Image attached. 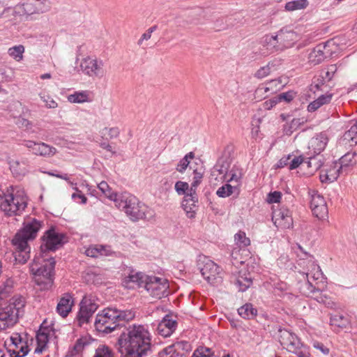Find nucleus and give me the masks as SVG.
<instances>
[{"mask_svg":"<svg viewBox=\"0 0 357 357\" xmlns=\"http://www.w3.org/2000/svg\"><path fill=\"white\" fill-rule=\"evenodd\" d=\"M135 317V313L131 310L107 307L98 313L94 326L97 331L105 334L121 330L116 345L123 357H147L152 354L153 347L149 330L143 325L126 327L123 324Z\"/></svg>","mask_w":357,"mask_h":357,"instance_id":"nucleus-1","label":"nucleus"},{"mask_svg":"<svg viewBox=\"0 0 357 357\" xmlns=\"http://www.w3.org/2000/svg\"><path fill=\"white\" fill-rule=\"evenodd\" d=\"M41 239L40 256L34 258L30 265V271L34 275L35 283L41 289H48L54 282L56 264L54 258L48 253L59 250L67 241L66 235L57 232L53 227L44 233Z\"/></svg>","mask_w":357,"mask_h":357,"instance_id":"nucleus-2","label":"nucleus"},{"mask_svg":"<svg viewBox=\"0 0 357 357\" xmlns=\"http://www.w3.org/2000/svg\"><path fill=\"white\" fill-rule=\"evenodd\" d=\"M43 225L42 221L29 218L24 221L21 229L13 236L12 245L14 247V257L19 264H24L30 258L31 248L29 242L36 238Z\"/></svg>","mask_w":357,"mask_h":357,"instance_id":"nucleus-3","label":"nucleus"},{"mask_svg":"<svg viewBox=\"0 0 357 357\" xmlns=\"http://www.w3.org/2000/svg\"><path fill=\"white\" fill-rule=\"evenodd\" d=\"M116 206L125 212L130 219L136 222L139 220H144L149 222L155 221V212L149 208L137 197L128 192H123L119 195L115 200Z\"/></svg>","mask_w":357,"mask_h":357,"instance_id":"nucleus-4","label":"nucleus"},{"mask_svg":"<svg viewBox=\"0 0 357 357\" xmlns=\"http://www.w3.org/2000/svg\"><path fill=\"white\" fill-rule=\"evenodd\" d=\"M27 206V197L20 188H6L0 185V210L7 216L18 215Z\"/></svg>","mask_w":357,"mask_h":357,"instance_id":"nucleus-5","label":"nucleus"},{"mask_svg":"<svg viewBox=\"0 0 357 357\" xmlns=\"http://www.w3.org/2000/svg\"><path fill=\"white\" fill-rule=\"evenodd\" d=\"M278 337L284 349L289 352L299 353L301 355L300 357H305V354L302 353V349L306 348L295 333L280 326L278 329Z\"/></svg>","mask_w":357,"mask_h":357,"instance_id":"nucleus-6","label":"nucleus"},{"mask_svg":"<svg viewBox=\"0 0 357 357\" xmlns=\"http://www.w3.org/2000/svg\"><path fill=\"white\" fill-rule=\"evenodd\" d=\"M197 268L204 279L211 284L215 283L218 278H221V268L204 255L199 257Z\"/></svg>","mask_w":357,"mask_h":357,"instance_id":"nucleus-7","label":"nucleus"},{"mask_svg":"<svg viewBox=\"0 0 357 357\" xmlns=\"http://www.w3.org/2000/svg\"><path fill=\"white\" fill-rule=\"evenodd\" d=\"M50 8V5L47 0H25L22 3L15 6L16 13L26 15L45 13Z\"/></svg>","mask_w":357,"mask_h":357,"instance_id":"nucleus-8","label":"nucleus"},{"mask_svg":"<svg viewBox=\"0 0 357 357\" xmlns=\"http://www.w3.org/2000/svg\"><path fill=\"white\" fill-rule=\"evenodd\" d=\"M24 306L20 302L10 303L0 312V320L3 321L0 324V329L4 330L15 324L20 315V309Z\"/></svg>","mask_w":357,"mask_h":357,"instance_id":"nucleus-9","label":"nucleus"},{"mask_svg":"<svg viewBox=\"0 0 357 357\" xmlns=\"http://www.w3.org/2000/svg\"><path fill=\"white\" fill-rule=\"evenodd\" d=\"M79 310L77 315V321L79 326L89 322L93 313L98 307L95 300L89 296H84L79 304Z\"/></svg>","mask_w":357,"mask_h":357,"instance_id":"nucleus-10","label":"nucleus"},{"mask_svg":"<svg viewBox=\"0 0 357 357\" xmlns=\"http://www.w3.org/2000/svg\"><path fill=\"white\" fill-rule=\"evenodd\" d=\"M307 280L300 283L299 289L302 294L306 296L314 298L319 303L325 304L327 307H332L333 303L326 294H322L319 289H317L310 282L309 274H306Z\"/></svg>","mask_w":357,"mask_h":357,"instance_id":"nucleus-11","label":"nucleus"},{"mask_svg":"<svg viewBox=\"0 0 357 357\" xmlns=\"http://www.w3.org/2000/svg\"><path fill=\"white\" fill-rule=\"evenodd\" d=\"M169 286L165 280L155 276H149V280L145 282L144 288L149 294L156 299H160L167 296Z\"/></svg>","mask_w":357,"mask_h":357,"instance_id":"nucleus-12","label":"nucleus"},{"mask_svg":"<svg viewBox=\"0 0 357 357\" xmlns=\"http://www.w3.org/2000/svg\"><path fill=\"white\" fill-rule=\"evenodd\" d=\"M103 62L101 60H97L90 56L82 59L80 63V68L82 72L91 77H101L103 76L102 69Z\"/></svg>","mask_w":357,"mask_h":357,"instance_id":"nucleus-13","label":"nucleus"},{"mask_svg":"<svg viewBox=\"0 0 357 357\" xmlns=\"http://www.w3.org/2000/svg\"><path fill=\"white\" fill-rule=\"evenodd\" d=\"M309 194L311 197L310 208L313 214L319 219L326 217L328 211L324 197L316 190H310Z\"/></svg>","mask_w":357,"mask_h":357,"instance_id":"nucleus-14","label":"nucleus"},{"mask_svg":"<svg viewBox=\"0 0 357 357\" xmlns=\"http://www.w3.org/2000/svg\"><path fill=\"white\" fill-rule=\"evenodd\" d=\"M331 45H334L332 40L318 44L309 54L310 62L313 65H317L331 56L332 54V50L330 49Z\"/></svg>","mask_w":357,"mask_h":357,"instance_id":"nucleus-15","label":"nucleus"},{"mask_svg":"<svg viewBox=\"0 0 357 357\" xmlns=\"http://www.w3.org/2000/svg\"><path fill=\"white\" fill-rule=\"evenodd\" d=\"M274 225L282 229H289L293 225L291 212L288 209L275 211L272 218Z\"/></svg>","mask_w":357,"mask_h":357,"instance_id":"nucleus-16","label":"nucleus"},{"mask_svg":"<svg viewBox=\"0 0 357 357\" xmlns=\"http://www.w3.org/2000/svg\"><path fill=\"white\" fill-rule=\"evenodd\" d=\"M177 321L172 317L167 314L158 324L157 331L159 335L164 337H169L176 330Z\"/></svg>","mask_w":357,"mask_h":357,"instance_id":"nucleus-17","label":"nucleus"},{"mask_svg":"<svg viewBox=\"0 0 357 357\" xmlns=\"http://www.w3.org/2000/svg\"><path fill=\"white\" fill-rule=\"evenodd\" d=\"M198 197L197 192L190 191L187 193L182 202V207L190 218H194L195 211L198 208Z\"/></svg>","mask_w":357,"mask_h":357,"instance_id":"nucleus-18","label":"nucleus"},{"mask_svg":"<svg viewBox=\"0 0 357 357\" xmlns=\"http://www.w3.org/2000/svg\"><path fill=\"white\" fill-rule=\"evenodd\" d=\"M277 36L282 50L290 47L298 39V34L295 31L285 28L281 29Z\"/></svg>","mask_w":357,"mask_h":357,"instance_id":"nucleus-19","label":"nucleus"},{"mask_svg":"<svg viewBox=\"0 0 357 357\" xmlns=\"http://www.w3.org/2000/svg\"><path fill=\"white\" fill-rule=\"evenodd\" d=\"M149 276L142 272H132L125 278L124 283L128 288L144 287Z\"/></svg>","mask_w":357,"mask_h":357,"instance_id":"nucleus-20","label":"nucleus"},{"mask_svg":"<svg viewBox=\"0 0 357 357\" xmlns=\"http://www.w3.org/2000/svg\"><path fill=\"white\" fill-rule=\"evenodd\" d=\"M328 141L326 134L320 132L311 139L309 143V149L310 151H313L314 155H319L325 149Z\"/></svg>","mask_w":357,"mask_h":357,"instance_id":"nucleus-21","label":"nucleus"},{"mask_svg":"<svg viewBox=\"0 0 357 357\" xmlns=\"http://www.w3.org/2000/svg\"><path fill=\"white\" fill-rule=\"evenodd\" d=\"M73 303L74 301L72 295L69 293L64 294L57 304V313L62 317H66L71 311Z\"/></svg>","mask_w":357,"mask_h":357,"instance_id":"nucleus-22","label":"nucleus"},{"mask_svg":"<svg viewBox=\"0 0 357 357\" xmlns=\"http://www.w3.org/2000/svg\"><path fill=\"white\" fill-rule=\"evenodd\" d=\"M9 165L12 174L17 178L24 176L28 172L27 160H12L9 162Z\"/></svg>","mask_w":357,"mask_h":357,"instance_id":"nucleus-23","label":"nucleus"},{"mask_svg":"<svg viewBox=\"0 0 357 357\" xmlns=\"http://www.w3.org/2000/svg\"><path fill=\"white\" fill-rule=\"evenodd\" d=\"M356 152H348L342 156L337 161L340 170H343L345 174H347L350 167H352L356 165Z\"/></svg>","mask_w":357,"mask_h":357,"instance_id":"nucleus-24","label":"nucleus"},{"mask_svg":"<svg viewBox=\"0 0 357 357\" xmlns=\"http://www.w3.org/2000/svg\"><path fill=\"white\" fill-rule=\"evenodd\" d=\"M280 65V60H272L269 61L267 65L262 66L257 70L254 76L257 79H263L270 75L271 72L276 70Z\"/></svg>","mask_w":357,"mask_h":357,"instance_id":"nucleus-25","label":"nucleus"},{"mask_svg":"<svg viewBox=\"0 0 357 357\" xmlns=\"http://www.w3.org/2000/svg\"><path fill=\"white\" fill-rule=\"evenodd\" d=\"M261 45L265 47L271 53L282 50L278 36L267 34L265 35L261 40Z\"/></svg>","mask_w":357,"mask_h":357,"instance_id":"nucleus-26","label":"nucleus"},{"mask_svg":"<svg viewBox=\"0 0 357 357\" xmlns=\"http://www.w3.org/2000/svg\"><path fill=\"white\" fill-rule=\"evenodd\" d=\"M56 152V148L51 146L44 142H37L33 154L44 157H51L53 156Z\"/></svg>","mask_w":357,"mask_h":357,"instance_id":"nucleus-27","label":"nucleus"},{"mask_svg":"<svg viewBox=\"0 0 357 357\" xmlns=\"http://www.w3.org/2000/svg\"><path fill=\"white\" fill-rule=\"evenodd\" d=\"M45 321L43 322L36 333V341L37 344L47 346L52 328L48 326H45Z\"/></svg>","mask_w":357,"mask_h":357,"instance_id":"nucleus-28","label":"nucleus"},{"mask_svg":"<svg viewBox=\"0 0 357 357\" xmlns=\"http://www.w3.org/2000/svg\"><path fill=\"white\" fill-rule=\"evenodd\" d=\"M238 314L245 319H253L257 315V310L250 303H247L238 309Z\"/></svg>","mask_w":357,"mask_h":357,"instance_id":"nucleus-29","label":"nucleus"},{"mask_svg":"<svg viewBox=\"0 0 357 357\" xmlns=\"http://www.w3.org/2000/svg\"><path fill=\"white\" fill-rule=\"evenodd\" d=\"M109 247L104 245L90 246L85 250L86 256L97 258L99 255H109Z\"/></svg>","mask_w":357,"mask_h":357,"instance_id":"nucleus-30","label":"nucleus"},{"mask_svg":"<svg viewBox=\"0 0 357 357\" xmlns=\"http://www.w3.org/2000/svg\"><path fill=\"white\" fill-rule=\"evenodd\" d=\"M342 174H344V172L343 170H340L337 161H335L333 162L330 169L326 170L324 176L326 180H328V182L331 183L336 181L338 176Z\"/></svg>","mask_w":357,"mask_h":357,"instance_id":"nucleus-31","label":"nucleus"},{"mask_svg":"<svg viewBox=\"0 0 357 357\" xmlns=\"http://www.w3.org/2000/svg\"><path fill=\"white\" fill-rule=\"evenodd\" d=\"M348 319L344 314L335 312L331 314L330 324L337 328H345L348 324Z\"/></svg>","mask_w":357,"mask_h":357,"instance_id":"nucleus-32","label":"nucleus"},{"mask_svg":"<svg viewBox=\"0 0 357 357\" xmlns=\"http://www.w3.org/2000/svg\"><path fill=\"white\" fill-rule=\"evenodd\" d=\"M89 96L87 91H76L68 96V100L73 103H83L89 102Z\"/></svg>","mask_w":357,"mask_h":357,"instance_id":"nucleus-33","label":"nucleus"},{"mask_svg":"<svg viewBox=\"0 0 357 357\" xmlns=\"http://www.w3.org/2000/svg\"><path fill=\"white\" fill-rule=\"evenodd\" d=\"M98 187L99 190L110 200H112L115 202V200L118 199L119 195L116 192H113L107 182H100L98 185Z\"/></svg>","mask_w":357,"mask_h":357,"instance_id":"nucleus-34","label":"nucleus"},{"mask_svg":"<svg viewBox=\"0 0 357 357\" xmlns=\"http://www.w3.org/2000/svg\"><path fill=\"white\" fill-rule=\"evenodd\" d=\"M307 5V0H294L287 2L285 5V9L288 11H294L305 8Z\"/></svg>","mask_w":357,"mask_h":357,"instance_id":"nucleus-35","label":"nucleus"},{"mask_svg":"<svg viewBox=\"0 0 357 357\" xmlns=\"http://www.w3.org/2000/svg\"><path fill=\"white\" fill-rule=\"evenodd\" d=\"M93 357H114V354L109 347L105 344H100L96 349Z\"/></svg>","mask_w":357,"mask_h":357,"instance_id":"nucleus-36","label":"nucleus"},{"mask_svg":"<svg viewBox=\"0 0 357 357\" xmlns=\"http://www.w3.org/2000/svg\"><path fill=\"white\" fill-rule=\"evenodd\" d=\"M214 351L206 347H199L193 352L191 357H213Z\"/></svg>","mask_w":357,"mask_h":357,"instance_id":"nucleus-37","label":"nucleus"},{"mask_svg":"<svg viewBox=\"0 0 357 357\" xmlns=\"http://www.w3.org/2000/svg\"><path fill=\"white\" fill-rule=\"evenodd\" d=\"M343 137L344 140L357 144V123L351 126L350 129L344 132Z\"/></svg>","mask_w":357,"mask_h":357,"instance_id":"nucleus-38","label":"nucleus"},{"mask_svg":"<svg viewBox=\"0 0 357 357\" xmlns=\"http://www.w3.org/2000/svg\"><path fill=\"white\" fill-rule=\"evenodd\" d=\"M230 167V161L229 158H221L218 160L215 169L220 174H228V170Z\"/></svg>","mask_w":357,"mask_h":357,"instance_id":"nucleus-39","label":"nucleus"},{"mask_svg":"<svg viewBox=\"0 0 357 357\" xmlns=\"http://www.w3.org/2000/svg\"><path fill=\"white\" fill-rule=\"evenodd\" d=\"M16 13L15 7L8 6L4 2L0 1V19L8 18Z\"/></svg>","mask_w":357,"mask_h":357,"instance_id":"nucleus-40","label":"nucleus"},{"mask_svg":"<svg viewBox=\"0 0 357 357\" xmlns=\"http://www.w3.org/2000/svg\"><path fill=\"white\" fill-rule=\"evenodd\" d=\"M8 54L16 61L22 59L24 47L22 45H16L8 49Z\"/></svg>","mask_w":357,"mask_h":357,"instance_id":"nucleus-41","label":"nucleus"},{"mask_svg":"<svg viewBox=\"0 0 357 357\" xmlns=\"http://www.w3.org/2000/svg\"><path fill=\"white\" fill-rule=\"evenodd\" d=\"M194 177L193 181L191 183V186L190 188V191H197V188L201 183L203 178L204 171L202 169H194L193 171Z\"/></svg>","mask_w":357,"mask_h":357,"instance_id":"nucleus-42","label":"nucleus"},{"mask_svg":"<svg viewBox=\"0 0 357 357\" xmlns=\"http://www.w3.org/2000/svg\"><path fill=\"white\" fill-rule=\"evenodd\" d=\"M326 82L327 81L321 76V75L314 77L312 83L310 86V90L313 92H315L316 90L324 91L322 87Z\"/></svg>","mask_w":357,"mask_h":357,"instance_id":"nucleus-43","label":"nucleus"},{"mask_svg":"<svg viewBox=\"0 0 357 357\" xmlns=\"http://www.w3.org/2000/svg\"><path fill=\"white\" fill-rule=\"evenodd\" d=\"M236 188V186L227 183L219 188L216 194L220 197H227L230 196L233 193V190Z\"/></svg>","mask_w":357,"mask_h":357,"instance_id":"nucleus-44","label":"nucleus"},{"mask_svg":"<svg viewBox=\"0 0 357 357\" xmlns=\"http://www.w3.org/2000/svg\"><path fill=\"white\" fill-rule=\"evenodd\" d=\"M252 284V280L250 278L239 276L236 280V284L239 287V291H245Z\"/></svg>","mask_w":357,"mask_h":357,"instance_id":"nucleus-45","label":"nucleus"},{"mask_svg":"<svg viewBox=\"0 0 357 357\" xmlns=\"http://www.w3.org/2000/svg\"><path fill=\"white\" fill-rule=\"evenodd\" d=\"M89 344V341L86 337H82L78 339L75 345L73 346V355L79 354L81 352L86 346Z\"/></svg>","mask_w":357,"mask_h":357,"instance_id":"nucleus-46","label":"nucleus"},{"mask_svg":"<svg viewBox=\"0 0 357 357\" xmlns=\"http://www.w3.org/2000/svg\"><path fill=\"white\" fill-rule=\"evenodd\" d=\"M306 121L302 119H293L289 126V128H284L287 135H291L294 130H296L301 125L303 124Z\"/></svg>","mask_w":357,"mask_h":357,"instance_id":"nucleus-47","label":"nucleus"},{"mask_svg":"<svg viewBox=\"0 0 357 357\" xmlns=\"http://www.w3.org/2000/svg\"><path fill=\"white\" fill-rule=\"evenodd\" d=\"M175 190L179 195H184L190 192L189 185L186 182L177 181L175 184Z\"/></svg>","mask_w":357,"mask_h":357,"instance_id":"nucleus-48","label":"nucleus"},{"mask_svg":"<svg viewBox=\"0 0 357 357\" xmlns=\"http://www.w3.org/2000/svg\"><path fill=\"white\" fill-rule=\"evenodd\" d=\"M317 155H310L308 157H306V159L308 160L307 161V165L308 167H312L314 170H317L322 166L323 163L320 159L316 158Z\"/></svg>","mask_w":357,"mask_h":357,"instance_id":"nucleus-49","label":"nucleus"},{"mask_svg":"<svg viewBox=\"0 0 357 357\" xmlns=\"http://www.w3.org/2000/svg\"><path fill=\"white\" fill-rule=\"evenodd\" d=\"M337 71L335 65H331L327 68L326 71H321L320 75L327 81L329 82L332 79L335 73Z\"/></svg>","mask_w":357,"mask_h":357,"instance_id":"nucleus-50","label":"nucleus"},{"mask_svg":"<svg viewBox=\"0 0 357 357\" xmlns=\"http://www.w3.org/2000/svg\"><path fill=\"white\" fill-rule=\"evenodd\" d=\"M234 239L237 243H239L241 245L248 246L250 243V239L245 236V232L243 231H239L238 233L236 234L234 236Z\"/></svg>","mask_w":357,"mask_h":357,"instance_id":"nucleus-51","label":"nucleus"},{"mask_svg":"<svg viewBox=\"0 0 357 357\" xmlns=\"http://www.w3.org/2000/svg\"><path fill=\"white\" fill-rule=\"evenodd\" d=\"M18 348H20L18 351H13L10 355L13 356L15 354L14 357H24L29 352V347L26 341H24L20 346L19 345Z\"/></svg>","mask_w":357,"mask_h":357,"instance_id":"nucleus-52","label":"nucleus"},{"mask_svg":"<svg viewBox=\"0 0 357 357\" xmlns=\"http://www.w3.org/2000/svg\"><path fill=\"white\" fill-rule=\"evenodd\" d=\"M178 351L174 344L167 347L163 349L162 353L160 354V357H174V355L177 356Z\"/></svg>","mask_w":357,"mask_h":357,"instance_id":"nucleus-53","label":"nucleus"},{"mask_svg":"<svg viewBox=\"0 0 357 357\" xmlns=\"http://www.w3.org/2000/svg\"><path fill=\"white\" fill-rule=\"evenodd\" d=\"M174 347H176V349L178 351L177 356L179 355L180 351H189L191 349V345L187 341L177 342L174 344Z\"/></svg>","mask_w":357,"mask_h":357,"instance_id":"nucleus-54","label":"nucleus"},{"mask_svg":"<svg viewBox=\"0 0 357 357\" xmlns=\"http://www.w3.org/2000/svg\"><path fill=\"white\" fill-rule=\"evenodd\" d=\"M228 27L227 20L225 17L218 19L214 23V29L219 31L226 29Z\"/></svg>","mask_w":357,"mask_h":357,"instance_id":"nucleus-55","label":"nucleus"},{"mask_svg":"<svg viewBox=\"0 0 357 357\" xmlns=\"http://www.w3.org/2000/svg\"><path fill=\"white\" fill-rule=\"evenodd\" d=\"M305 159H306V158H304L303 155H299V156H297V157H294L289 162V169L292 170V169H296L297 167H299V165L301 164H302Z\"/></svg>","mask_w":357,"mask_h":357,"instance_id":"nucleus-56","label":"nucleus"},{"mask_svg":"<svg viewBox=\"0 0 357 357\" xmlns=\"http://www.w3.org/2000/svg\"><path fill=\"white\" fill-rule=\"evenodd\" d=\"M333 97L332 93H326L324 95H321L319 96L315 100L319 102L320 107L325 104H328L331 102Z\"/></svg>","mask_w":357,"mask_h":357,"instance_id":"nucleus-57","label":"nucleus"},{"mask_svg":"<svg viewBox=\"0 0 357 357\" xmlns=\"http://www.w3.org/2000/svg\"><path fill=\"white\" fill-rule=\"evenodd\" d=\"M333 97L332 93H326L324 95H321L319 96L315 100L319 102L320 107L325 104H328L331 102Z\"/></svg>","mask_w":357,"mask_h":357,"instance_id":"nucleus-58","label":"nucleus"},{"mask_svg":"<svg viewBox=\"0 0 357 357\" xmlns=\"http://www.w3.org/2000/svg\"><path fill=\"white\" fill-rule=\"evenodd\" d=\"M282 197V193L279 191H274L270 192L268 197V201L269 203H278Z\"/></svg>","mask_w":357,"mask_h":357,"instance_id":"nucleus-59","label":"nucleus"},{"mask_svg":"<svg viewBox=\"0 0 357 357\" xmlns=\"http://www.w3.org/2000/svg\"><path fill=\"white\" fill-rule=\"evenodd\" d=\"M11 343L14 344L17 348L19 347V345L23 344L24 338L19 333H14L10 338Z\"/></svg>","mask_w":357,"mask_h":357,"instance_id":"nucleus-60","label":"nucleus"},{"mask_svg":"<svg viewBox=\"0 0 357 357\" xmlns=\"http://www.w3.org/2000/svg\"><path fill=\"white\" fill-rule=\"evenodd\" d=\"M189 163L190 160H187V158H183L178 163L176 170L181 173H183L189 165Z\"/></svg>","mask_w":357,"mask_h":357,"instance_id":"nucleus-61","label":"nucleus"},{"mask_svg":"<svg viewBox=\"0 0 357 357\" xmlns=\"http://www.w3.org/2000/svg\"><path fill=\"white\" fill-rule=\"evenodd\" d=\"M278 98V101L280 102L281 100H284L286 102H289L291 101L294 99V94L291 91H288L286 93H282L280 95L277 96Z\"/></svg>","mask_w":357,"mask_h":357,"instance_id":"nucleus-62","label":"nucleus"},{"mask_svg":"<svg viewBox=\"0 0 357 357\" xmlns=\"http://www.w3.org/2000/svg\"><path fill=\"white\" fill-rule=\"evenodd\" d=\"M278 102H279L278 98L277 97H274L270 100L265 101L264 105V107L266 109H271L273 107H275Z\"/></svg>","mask_w":357,"mask_h":357,"instance_id":"nucleus-63","label":"nucleus"},{"mask_svg":"<svg viewBox=\"0 0 357 357\" xmlns=\"http://www.w3.org/2000/svg\"><path fill=\"white\" fill-rule=\"evenodd\" d=\"M36 144L37 142L32 140H24L22 143V145L26 147L33 153L36 146Z\"/></svg>","mask_w":357,"mask_h":357,"instance_id":"nucleus-64","label":"nucleus"}]
</instances>
